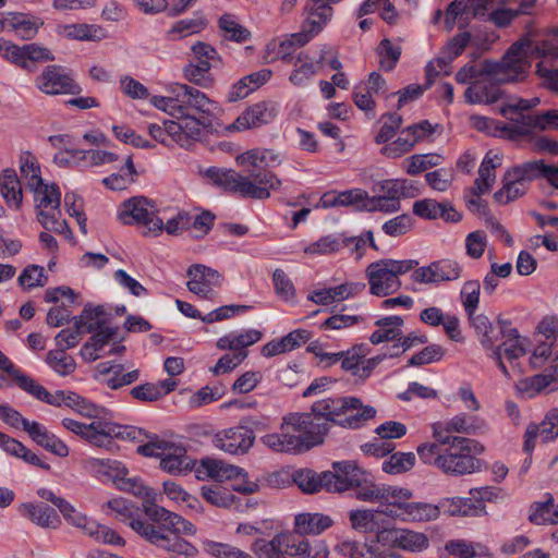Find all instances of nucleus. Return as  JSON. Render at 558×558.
<instances>
[{
	"mask_svg": "<svg viewBox=\"0 0 558 558\" xmlns=\"http://www.w3.org/2000/svg\"><path fill=\"white\" fill-rule=\"evenodd\" d=\"M311 410V412L296 414L308 415L313 427L318 424L319 440H317V445L323 444L329 429V422L343 427L357 428L376 414L373 407L363 405L361 400L354 397L323 399L313 403Z\"/></svg>",
	"mask_w": 558,
	"mask_h": 558,
	"instance_id": "f257e3e1",
	"label": "nucleus"
},
{
	"mask_svg": "<svg viewBox=\"0 0 558 558\" xmlns=\"http://www.w3.org/2000/svg\"><path fill=\"white\" fill-rule=\"evenodd\" d=\"M558 58V28L542 33L534 22L525 25V32L506 51L517 83L526 78L532 68V58Z\"/></svg>",
	"mask_w": 558,
	"mask_h": 558,
	"instance_id": "f03ea898",
	"label": "nucleus"
},
{
	"mask_svg": "<svg viewBox=\"0 0 558 558\" xmlns=\"http://www.w3.org/2000/svg\"><path fill=\"white\" fill-rule=\"evenodd\" d=\"M205 174L214 184L238 193L242 197L254 199L268 198L270 191H277L281 185L280 179L275 173L254 167L247 170L245 174H241L233 169L210 167L205 171Z\"/></svg>",
	"mask_w": 558,
	"mask_h": 558,
	"instance_id": "7ed1b4c3",
	"label": "nucleus"
},
{
	"mask_svg": "<svg viewBox=\"0 0 558 558\" xmlns=\"http://www.w3.org/2000/svg\"><path fill=\"white\" fill-rule=\"evenodd\" d=\"M308 415L290 413L283 417L280 434H267L262 441L268 448L278 452H301L317 446L319 427L310 421Z\"/></svg>",
	"mask_w": 558,
	"mask_h": 558,
	"instance_id": "20e7f679",
	"label": "nucleus"
},
{
	"mask_svg": "<svg viewBox=\"0 0 558 558\" xmlns=\"http://www.w3.org/2000/svg\"><path fill=\"white\" fill-rule=\"evenodd\" d=\"M434 436L441 445H447L442 457L438 460V469L449 475H465L480 470V460L474 454L484 451L483 445L478 441L460 437L445 435L435 430Z\"/></svg>",
	"mask_w": 558,
	"mask_h": 558,
	"instance_id": "39448f33",
	"label": "nucleus"
},
{
	"mask_svg": "<svg viewBox=\"0 0 558 558\" xmlns=\"http://www.w3.org/2000/svg\"><path fill=\"white\" fill-rule=\"evenodd\" d=\"M418 263L414 259L391 258L371 263L365 270L371 294L385 298L401 288L400 276L413 270Z\"/></svg>",
	"mask_w": 558,
	"mask_h": 558,
	"instance_id": "423d86ee",
	"label": "nucleus"
},
{
	"mask_svg": "<svg viewBox=\"0 0 558 558\" xmlns=\"http://www.w3.org/2000/svg\"><path fill=\"white\" fill-rule=\"evenodd\" d=\"M89 469L112 477L120 490L133 494L135 497L144 499L143 510L145 505L155 504V494L147 488L137 477H126L128 470L121 462L110 459L89 458L86 460Z\"/></svg>",
	"mask_w": 558,
	"mask_h": 558,
	"instance_id": "0eeeda50",
	"label": "nucleus"
},
{
	"mask_svg": "<svg viewBox=\"0 0 558 558\" xmlns=\"http://www.w3.org/2000/svg\"><path fill=\"white\" fill-rule=\"evenodd\" d=\"M132 530L149 543L169 551L171 558H196V547L177 534H166L162 529H156L145 521L132 522Z\"/></svg>",
	"mask_w": 558,
	"mask_h": 558,
	"instance_id": "6e6552de",
	"label": "nucleus"
},
{
	"mask_svg": "<svg viewBox=\"0 0 558 558\" xmlns=\"http://www.w3.org/2000/svg\"><path fill=\"white\" fill-rule=\"evenodd\" d=\"M153 201L144 196H135L122 203L118 218L124 225H143L155 234L163 230V221L157 215Z\"/></svg>",
	"mask_w": 558,
	"mask_h": 558,
	"instance_id": "1a4fd4ad",
	"label": "nucleus"
},
{
	"mask_svg": "<svg viewBox=\"0 0 558 558\" xmlns=\"http://www.w3.org/2000/svg\"><path fill=\"white\" fill-rule=\"evenodd\" d=\"M175 101H178V113L185 116L213 120L220 111L216 101L209 99L199 89L186 84H175Z\"/></svg>",
	"mask_w": 558,
	"mask_h": 558,
	"instance_id": "9d476101",
	"label": "nucleus"
},
{
	"mask_svg": "<svg viewBox=\"0 0 558 558\" xmlns=\"http://www.w3.org/2000/svg\"><path fill=\"white\" fill-rule=\"evenodd\" d=\"M484 76L496 80L499 83H517L506 53L500 61L484 60L477 64L468 63L456 73V81L460 84H472V80L478 81Z\"/></svg>",
	"mask_w": 558,
	"mask_h": 558,
	"instance_id": "9b49d317",
	"label": "nucleus"
},
{
	"mask_svg": "<svg viewBox=\"0 0 558 558\" xmlns=\"http://www.w3.org/2000/svg\"><path fill=\"white\" fill-rule=\"evenodd\" d=\"M137 452L146 457L160 459V468L171 474H179L192 469V461L185 450L173 447L165 441H150L137 448Z\"/></svg>",
	"mask_w": 558,
	"mask_h": 558,
	"instance_id": "f8f14e48",
	"label": "nucleus"
},
{
	"mask_svg": "<svg viewBox=\"0 0 558 558\" xmlns=\"http://www.w3.org/2000/svg\"><path fill=\"white\" fill-rule=\"evenodd\" d=\"M177 120L167 121V132L169 138L180 147L191 148L198 142L203 135V130L211 126L210 119H203L196 116H185L178 113Z\"/></svg>",
	"mask_w": 558,
	"mask_h": 558,
	"instance_id": "ddd939ff",
	"label": "nucleus"
},
{
	"mask_svg": "<svg viewBox=\"0 0 558 558\" xmlns=\"http://www.w3.org/2000/svg\"><path fill=\"white\" fill-rule=\"evenodd\" d=\"M298 45V39L293 36L280 44L278 54L281 60L293 64L294 69L289 77L290 82L295 86H302L316 74V65L314 59L307 53L301 51L298 56H293L292 49Z\"/></svg>",
	"mask_w": 558,
	"mask_h": 558,
	"instance_id": "4468645a",
	"label": "nucleus"
},
{
	"mask_svg": "<svg viewBox=\"0 0 558 558\" xmlns=\"http://www.w3.org/2000/svg\"><path fill=\"white\" fill-rule=\"evenodd\" d=\"M37 88L46 95L76 94L80 86L60 65H48L36 77Z\"/></svg>",
	"mask_w": 558,
	"mask_h": 558,
	"instance_id": "2eb2a0df",
	"label": "nucleus"
},
{
	"mask_svg": "<svg viewBox=\"0 0 558 558\" xmlns=\"http://www.w3.org/2000/svg\"><path fill=\"white\" fill-rule=\"evenodd\" d=\"M277 114L278 106L276 102L270 100L259 101L245 109L227 130L241 132L260 128L272 122Z\"/></svg>",
	"mask_w": 558,
	"mask_h": 558,
	"instance_id": "dca6fc26",
	"label": "nucleus"
},
{
	"mask_svg": "<svg viewBox=\"0 0 558 558\" xmlns=\"http://www.w3.org/2000/svg\"><path fill=\"white\" fill-rule=\"evenodd\" d=\"M305 10L307 19L303 26V33L293 35V38L298 39L299 46H303L314 35H317L333 14L332 7L325 0H307Z\"/></svg>",
	"mask_w": 558,
	"mask_h": 558,
	"instance_id": "f3484780",
	"label": "nucleus"
},
{
	"mask_svg": "<svg viewBox=\"0 0 558 558\" xmlns=\"http://www.w3.org/2000/svg\"><path fill=\"white\" fill-rule=\"evenodd\" d=\"M333 472H323L325 490L329 493H342L354 488V478H360L365 472L352 461L332 463Z\"/></svg>",
	"mask_w": 558,
	"mask_h": 558,
	"instance_id": "a211bd4d",
	"label": "nucleus"
},
{
	"mask_svg": "<svg viewBox=\"0 0 558 558\" xmlns=\"http://www.w3.org/2000/svg\"><path fill=\"white\" fill-rule=\"evenodd\" d=\"M254 440L253 429L238 425L217 433L214 445L231 454H245L252 448Z\"/></svg>",
	"mask_w": 558,
	"mask_h": 558,
	"instance_id": "6ab92c4d",
	"label": "nucleus"
},
{
	"mask_svg": "<svg viewBox=\"0 0 558 558\" xmlns=\"http://www.w3.org/2000/svg\"><path fill=\"white\" fill-rule=\"evenodd\" d=\"M468 319L470 325L473 327L480 343L488 353L499 350L497 344L511 326L509 320L501 318L498 319V326H495L484 314H476Z\"/></svg>",
	"mask_w": 558,
	"mask_h": 558,
	"instance_id": "aec40b11",
	"label": "nucleus"
},
{
	"mask_svg": "<svg viewBox=\"0 0 558 558\" xmlns=\"http://www.w3.org/2000/svg\"><path fill=\"white\" fill-rule=\"evenodd\" d=\"M3 49V56L11 62L17 64L22 69L33 72L35 70V63L53 61L54 56L45 47L36 44H28L22 47L5 44Z\"/></svg>",
	"mask_w": 558,
	"mask_h": 558,
	"instance_id": "412c9836",
	"label": "nucleus"
},
{
	"mask_svg": "<svg viewBox=\"0 0 558 558\" xmlns=\"http://www.w3.org/2000/svg\"><path fill=\"white\" fill-rule=\"evenodd\" d=\"M462 267L452 259H440L433 262L428 266H423L411 275L413 281L418 283H438L441 281H452L461 277Z\"/></svg>",
	"mask_w": 558,
	"mask_h": 558,
	"instance_id": "4be33fe9",
	"label": "nucleus"
},
{
	"mask_svg": "<svg viewBox=\"0 0 558 558\" xmlns=\"http://www.w3.org/2000/svg\"><path fill=\"white\" fill-rule=\"evenodd\" d=\"M187 276L190 277L189 290L203 299H211L215 288L220 287L222 281V277L217 270L199 264L191 266Z\"/></svg>",
	"mask_w": 558,
	"mask_h": 558,
	"instance_id": "5701e85b",
	"label": "nucleus"
},
{
	"mask_svg": "<svg viewBox=\"0 0 558 558\" xmlns=\"http://www.w3.org/2000/svg\"><path fill=\"white\" fill-rule=\"evenodd\" d=\"M500 113L509 120L500 130L508 132L511 137L526 135L538 129V114L519 110L514 105L502 106Z\"/></svg>",
	"mask_w": 558,
	"mask_h": 558,
	"instance_id": "b1692460",
	"label": "nucleus"
},
{
	"mask_svg": "<svg viewBox=\"0 0 558 558\" xmlns=\"http://www.w3.org/2000/svg\"><path fill=\"white\" fill-rule=\"evenodd\" d=\"M293 547L292 533H278L270 541L256 539L252 550L257 558H291Z\"/></svg>",
	"mask_w": 558,
	"mask_h": 558,
	"instance_id": "393cba45",
	"label": "nucleus"
},
{
	"mask_svg": "<svg viewBox=\"0 0 558 558\" xmlns=\"http://www.w3.org/2000/svg\"><path fill=\"white\" fill-rule=\"evenodd\" d=\"M145 514L153 521L162 523L163 527L169 531L167 534H194L196 531L190 521L156 504L145 505Z\"/></svg>",
	"mask_w": 558,
	"mask_h": 558,
	"instance_id": "a878e982",
	"label": "nucleus"
},
{
	"mask_svg": "<svg viewBox=\"0 0 558 558\" xmlns=\"http://www.w3.org/2000/svg\"><path fill=\"white\" fill-rule=\"evenodd\" d=\"M558 437V409L550 410L543 422L530 424L525 430L523 449L531 452L535 447V439L547 442Z\"/></svg>",
	"mask_w": 558,
	"mask_h": 558,
	"instance_id": "bb28decb",
	"label": "nucleus"
},
{
	"mask_svg": "<svg viewBox=\"0 0 558 558\" xmlns=\"http://www.w3.org/2000/svg\"><path fill=\"white\" fill-rule=\"evenodd\" d=\"M502 83L484 76L474 81L464 92V98L469 104H494L502 98L504 92L499 85Z\"/></svg>",
	"mask_w": 558,
	"mask_h": 558,
	"instance_id": "cd10ccee",
	"label": "nucleus"
},
{
	"mask_svg": "<svg viewBox=\"0 0 558 558\" xmlns=\"http://www.w3.org/2000/svg\"><path fill=\"white\" fill-rule=\"evenodd\" d=\"M365 287L364 282H345L332 288L316 290L308 295V300L316 304L329 305L361 293Z\"/></svg>",
	"mask_w": 558,
	"mask_h": 558,
	"instance_id": "c85d7f7f",
	"label": "nucleus"
},
{
	"mask_svg": "<svg viewBox=\"0 0 558 558\" xmlns=\"http://www.w3.org/2000/svg\"><path fill=\"white\" fill-rule=\"evenodd\" d=\"M333 525V520L324 513L304 512L295 515L293 534L299 536L319 535Z\"/></svg>",
	"mask_w": 558,
	"mask_h": 558,
	"instance_id": "c756f323",
	"label": "nucleus"
},
{
	"mask_svg": "<svg viewBox=\"0 0 558 558\" xmlns=\"http://www.w3.org/2000/svg\"><path fill=\"white\" fill-rule=\"evenodd\" d=\"M123 371V365L114 362H102L97 365V372L99 375L109 376L105 383L110 389L113 390L123 386L131 385L135 383L140 377L138 369H133L124 374Z\"/></svg>",
	"mask_w": 558,
	"mask_h": 558,
	"instance_id": "7c9ffc66",
	"label": "nucleus"
},
{
	"mask_svg": "<svg viewBox=\"0 0 558 558\" xmlns=\"http://www.w3.org/2000/svg\"><path fill=\"white\" fill-rule=\"evenodd\" d=\"M20 511L22 515L28 518L33 523L41 527L57 529L61 524V520L56 510L44 502L24 504Z\"/></svg>",
	"mask_w": 558,
	"mask_h": 558,
	"instance_id": "2f4dec72",
	"label": "nucleus"
},
{
	"mask_svg": "<svg viewBox=\"0 0 558 558\" xmlns=\"http://www.w3.org/2000/svg\"><path fill=\"white\" fill-rule=\"evenodd\" d=\"M28 427L29 432L27 434L37 445L58 457H66L69 454L68 446L49 433L45 426L37 422H32V425H28Z\"/></svg>",
	"mask_w": 558,
	"mask_h": 558,
	"instance_id": "473e14b6",
	"label": "nucleus"
},
{
	"mask_svg": "<svg viewBox=\"0 0 558 558\" xmlns=\"http://www.w3.org/2000/svg\"><path fill=\"white\" fill-rule=\"evenodd\" d=\"M500 165V160L496 154L488 151L483 159L480 169L478 178L474 182V186L471 189V193L474 195H483L487 193L496 180L495 169Z\"/></svg>",
	"mask_w": 558,
	"mask_h": 558,
	"instance_id": "72a5a7b5",
	"label": "nucleus"
},
{
	"mask_svg": "<svg viewBox=\"0 0 558 558\" xmlns=\"http://www.w3.org/2000/svg\"><path fill=\"white\" fill-rule=\"evenodd\" d=\"M0 192L9 207L20 209L23 201L21 182L15 170L5 169L0 177Z\"/></svg>",
	"mask_w": 558,
	"mask_h": 558,
	"instance_id": "f704fd0d",
	"label": "nucleus"
},
{
	"mask_svg": "<svg viewBox=\"0 0 558 558\" xmlns=\"http://www.w3.org/2000/svg\"><path fill=\"white\" fill-rule=\"evenodd\" d=\"M486 422L466 413H459L445 423V432L476 435L486 429Z\"/></svg>",
	"mask_w": 558,
	"mask_h": 558,
	"instance_id": "c9c22d12",
	"label": "nucleus"
},
{
	"mask_svg": "<svg viewBox=\"0 0 558 558\" xmlns=\"http://www.w3.org/2000/svg\"><path fill=\"white\" fill-rule=\"evenodd\" d=\"M529 520L537 525L558 523V505L554 504L550 494L546 495L545 500L535 501L530 506Z\"/></svg>",
	"mask_w": 558,
	"mask_h": 558,
	"instance_id": "e433bc0d",
	"label": "nucleus"
},
{
	"mask_svg": "<svg viewBox=\"0 0 558 558\" xmlns=\"http://www.w3.org/2000/svg\"><path fill=\"white\" fill-rule=\"evenodd\" d=\"M240 166L250 165L254 168H274L281 162L280 154L272 149H252L236 157Z\"/></svg>",
	"mask_w": 558,
	"mask_h": 558,
	"instance_id": "4c0bfd02",
	"label": "nucleus"
},
{
	"mask_svg": "<svg viewBox=\"0 0 558 558\" xmlns=\"http://www.w3.org/2000/svg\"><path fill=\"white\" fill-rule=\"evenodd\" d=\"M513 172L508 169L502 179V187L494 194V199L500 205H506L510 202L523 196L527 191V185L519 178H512Z\"/></svg>",
	"mask_w": 558,
	"mask_h": 558,
	"instance_id": "58836bf2",
	"label": "nucleus"
},
{
	"mask_svg": "<svg viewBox=\"0 0 558 558\" xmlns=\"http://www.w3.org/2000/svg\"><path fill=\"white\" fill-rule=\"evenodd\" d=\"M291 557L294 558H329V549L322 541L311 543L306 538H296L293 534Z\"/></svg>",
	"mask_w": 558,
	"mask_h": 558,
	"instance_id": "ea45409f",
	"label": "nucleus"
},
{
	"mask_svg": "<svg viewBox=\"0 0 558 558\" xmlns=\"http://www.w3.org/2000/svg\"><path fill=\"white\" fill-rule=\"evenodd\" d=\"M113 432V423L93 421L88 424L83 439L96 447L108 448L112 444Z\"/></svg>",
	"mask_w": 558,
	"mask_h": 558,
	"instance_id": "a19ab883",
	"label": "nucleus"
},
{
	"mask_svg": "<svg viewBox=\"0 0 558 558\" xmlns=\"http://www.w3.org/2000/svg\"><path fill=\"white\" fill-rule=\"evenodd\" d=\"M501 340L502 341L497 344V348L500 349L502 357H506L508 361L512 362L526 353L523 345V338L520 336L517 328L510 326Z\"/></svg>",
	"mask_w": 558,
	"mask_h": 558,
	"instance_id": "79ce46f5",
	"label": "nucleus"
},
{
	"mask_svg": "<svg viewBox=\"0 0 558 558\" xmlns=\"http://www.w3.org/2000/svg\"><path fill=\"white\" fill-rule=\"evenodd\" d=\"M206 27V20L201 14H195L193 19H183L175 22L167 31L166 37L169 40H179L197 34Z\"/></svg>",
	"mask_w": 558,
	"mask_h": 558,
	"instance_id": "37998d69",
	"label": "nucleus"
},
{
	"mask_svg": "<svg viewBox=\"0 0 558 558\" xmlns=\"http://www.w3.org/2000/svg\"><path fill=\"white\" fill-rule=\"evenodd\" d=\"M351 526L362 533L374 534L383 520L378 510H351L349 513Z\"/></svg>",
	"mask_w": 558,
	"mask_h": 558,
	"instance_id": "c03bdc74",
	"label": "nucleus"
},
{
	"mask_svg": "<svg viewBox=\"0 0 558 558\" xmlns=\"http://www.w3.org/2000/svg\"><path fill=\"white\" fill-rule=\"evenodd\" d=\"M295 485L306 494H314L325 489L323 473L317 474L310 469L296 470L292 475Z\"/></svg>",
	"mask_w": 558,
	"mask_h": 558,
	"instance_id": "a18cd8bd",
	"label": "nucleus"
},
{
	"mask_svg": "<svg viewBox=\"0 0 558 558\" xmlns=\"http://www.w3.org/2000/svg\"><path fill=\"white\" fill-rule=\"evenodd\" d=\"M137 171L134 167L132 156L125 158V165L120 173H113L102 180V183L110 190L121 191L134 182Z\"/></svg>",
	"mask_w": 558,
	"mask_h": 558,
	"instance_id": "49530a36",
	"label": "nucleus"
},
{
	"mask_svg": "<svg viewBox=\"0 0 558 558\" xmlns=\"http://www.w3.org/2000/svg\"><path fill=\"white\" fill-rule=\"evenodd\" d=\"M202 497L210 505L219 508H231L235 504V496L219 485H204L201 487Z\"/></svg>",
	"mask_w": 558,
	"mask_h": 558,
	"instance_id": "de8ad7c7",
	"label": "nucleus"
},
{
	"mask_svg": "<svg viewBox=\"0 0 558 558\" xmlns=\"http://www.w3.org/2000/svg\"><path fill=\"white\" fill-rule=\"evenodd\" d=\"M5 28H10L23 39L33 38L38 32V25L22 13H8Z\"/></svg>",
	"mask_w": 558,
	"mask_h": 558,
	"instance_id": "09e8293b",
	"label": "nucleus"
},
{
	"mask_svg": "<svg viewBox=\"0 0 558 558\" xmlns=\"http://www.w3.org/2000/svg\"><path fill=\"white\" fill-rule=\"evenodd\" d=\"M556 380L557 376H555V374H537L520 380L518 389L527 398H533L535 395L541 393L548 388L550 384Z\"/></svg>",
	"mask_w": 558,
	"mask_h": 558,
	"instance_id": "8fccbe9b",
	"label": "nucleus"
},
{
	"mask_svg": "<svg viewBox=\"0 0 558 558\" xmlns=\"http://www.w3.org/2000/svg\"><path fill=\"white\" fill-rule=\"evenodd\" d=\"M35 193V202L38 207H51L58 215H60L59 206L61 201V193L56 184H44L35 189H31Z\"/></svg>",
	"mask_w": 558,
	"mask_h": 558,
	"instance_id": "3c124183",
	"label": "nucleus"
},
{
	"mask_svg": "<svg viewBox=\"0 0 558 558\" xmlns=\"http://www.w3.org/2000/svg\"><path fill=\"white\" fill-rule=\"evenodd\" d=\"M343 233L329 234L320 238L305 247L306 254L327 255L338 253L343 248Z\"/></svg>",
	"mask_w": 558,
	"mask_h": 558,
	"instance_id": "603ef678",
	"label": "nucleus"
},
{
	"mask_svg": "<svg viewBox=\"0 0 558 558\" xmlns=\"http://www.w3.org/2000/svg\"><path fill=\"white\" fill-rule=\"evenodd\" d=\"M63 36L76 40H100L105 34L101 27L83 23L63 26Z\"/></svg>",
	"mask_w": 558,
	"mask_h": 558,
	"instance_id": "864d4df0",
	"label": "nucleus"
},
{
	"mask_svg": "<svg viewBox=\"0 0 558 558\" xmlns=\"http://www.w3.org/2000/svg\"><path fill=\"white\" fill-rule=\"evenodd\" d=\"M355 497L362 501H379L383 496L381 486L376 485L371 475L366 472L363 473L359 480L354 478Z\"/></svg>",
	"mask_w": 558,
	"mask_h": 558,
	"instance_id": "5fc2aeb1",
	"label": "nucleus"
},
{
	"mask_svg": "<svg viewBox=\"0 0 558 558\" xmlns=\"http://www.w3.org/2000/svg\"><path fill=\"white\" fill-rule=\"evenodd\" d=\"M429 547V539L426 534L407 529H401L398 547L399 549L421 553Z\"/></svg>",
	"mask_w": 558,
	"mask_h": 558,
	"instance_id": "6e6d98bb",
	"label": "nucleus"
},
{
	"mask_svg": "<svg viewBox=\"0 0 558 558\" xmlns=\"http://www.w3.org/2000/svg\"><path fill=\"white\" fill-rule=\"evenodd\" d=\"M16 385L25 392L45 403H56L51 398V393L32 377L23 374L21 371L13 377Z\"/></svg>",
	"mask_w": 558,
	"mask_h": 558,
	"instance_id": "4d7b16f0",
	"label": "nucleus"
},
{
	"mask_svg": "<svg viewBox=\"0 0 558 558\" xmlns=\"http://www.w3.org/2000/svg\"><path fill=\"white\" fill-rule=\"evenodd\" d=\"M481 283L478 280H468L464 282L460 299L464 311L469 317L476 315V310L480 303Z\"/></svg>",
	"mask_w": 558,
	"mask_h": 558,
	"instance_id": "13d9d810",
	"label": "nucleus"
},
{
	"mask_svg": "<svg viewBox=\"0 0 558 558\" xmlns=\"http://www.w3.org/2000/svg\"><path fill=\"white\" fill-rule=\"evenodd\" d=\"M485 547L465 539H450L445 544V550L457 558H475L484 555Z\"/></svg>",
	"mask_w": 558,
	"mask_h": 558,
	"instance_id": "bf43d9fd",
	"label": "nucleus"
},
{
	"mask_svg": "<svg viewBox=\"0 0 558 558\" xmlns=\"http://www.w3.org/2000/svg\"><path fill=\"white\" fill-rule=\"evenodd\" d=\"M414 463L413 452H396L383 462V471L388 474H400L411 470Z\"/></svg>",
	"mask_w": 558,
	"mask_h": 558,
	"instance_id": "052dcab7",
	"label": "nucleus"
},
{
	"mask_svg": "<svg viewBox=\"0 0 558 558\" xmlns=\"http://www.w3.org/2000/svg\"><path fill=\"white\" fill-rule=\"evenodd\" d=\"M403 509L407 513V520L425 522L436 520L438 515V508L436 505L427 502H410Z\"/></svg>",
	"mask_w": 558,
	"mask_h": 558,
	"instance_id": "680f3d73",
	"label": "nucleus"
},
{
	"mask_svg": "<svg viewBox=\"0 0 558 558\" xmlns=\"http://www.w3.org/2000/svg\"><path fill=\"white\" fill-rule=\"evenodd\" d=\"M46 362L59 375L66 376L76 368L75 360L65 354V351L51 350L47 353Z\"/></svg>",
	"mask_w": 558,
	"mask_h": 558,
	"instance_id": "e2e57ef3",
	"label": "nucleus"
},
{
	"mask_svg": "<svg viewBox=\"0 0 558 558\" xmlns=\"http://www.w3.org/2000/svg\"><path fill=\"white\" fill-rule=\"evenodd\" d=\"M376 51L381 69L392 71L400 59L401 47L392 45L389 39L385 38L379 43Z\"/></svg>",
	"mask_w": 558,
	"mask_h": 558,
	"instance_id": "0e129e2a",
	"label": "nucleus"
},
{
	"mask_svg": "<svg viewBox=\"0 0 558 558\" xmlns=\"http://www.w3.org/2000/svg\"><path fill=\"white\" fill-rule=\"evenodd\" d=\"M272 282L276 295L279 299L286 302L295 301L296 291L294 284L284 270L277 268L272 274Z\"/></svg>",
	"mask_w": 558,
	"mask_h": 558,
	"instance_id": "69168bd1",
	"label": "nucleus"
},
{
	"mask_svg": "<svg viewBox=\"0 0 558 558\" xmlns=\"http://www.w3.org/2000/svg\"><path fill=\"white\" fill-rule=\"evenodd\" d=\"M441 156L437 154L413 155L404 160L405 171L415 175L440 163Z\"/></svg>",
	"mask_w": 558,
	"mask_h": 558,
	"instance_id": "338daca9",
	"label": "nucleus"
},
{
	"mask_svg": "<svg viewBox=\"0 0 558 558\" xmlns=\"http://www.w3.org/2000/svg\"><path fill=\"white\" fill-rule=\"evenodd\" d=\"M401 529L393 526L385 518L380 521L378 530L375 531V542L384 547L397 548Z\"/></svg>",
	"mask_w": 558,
	"mask_h": 558,
	"instance_id": "774afa93",
	"label": "nucleus"
}]
</instances>
